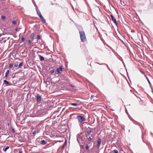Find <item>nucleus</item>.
Returning a JSON list of instances; mask_svg holds the SVG:
<instances>
[{"instance_id":"nucleus-6","label":"nucleus","mask_w":153,"mask_h":153,"mask_svg":"<svg viewBox=\"0 0 153 153\" xmlns=\"http://www.w3.org/2000/svg\"><path fill=\"white\" fill-rule=\"evenodd\" d=\"M111 20L114 22L115 24L117 25V23L116 19L114 18V16L112 15H111Z\"/></svg>"},{"instance_id":"nucleus-31","label":"nucleus","mask_w":153,"mask_h":153,"mask_svg":"<svg viewBox=\"0 0 153 153\" xmlns=\"http://www.w3.org/2000/svg\"><path fill=\"white\" fill-rule=\"evenodd\" d=\"M94 98V96L93 95H91V100H92Z\"/></svg>"},{"instance_id":"nucleus-10","label":"nucleus","mask_w":153,"mask_h":153,"mask_svg":"<svg viewBox=\"0 0 153 153\" xmlns=\"http://www.w3.org/2000/svg\"><path fill=\"white\" fill-rule=\"evenodd\" d=\"M5 146L4 147V149H3V150L4 152H6L7 149H8L9 148V146H6L5 148H4Z\"/></svg>"},{"instance_id":"nucleus-17","label":"nucleus","mask_w":153,"mask_h":153,"mask_svg":"<svg viewBox=\"0 0 153 153\" xmlns=\"http://www.w3.org/2000/svg\"><path fill=\"white\" fill-rule=\"evenodd\" d=\"M18 62H16L14 64V66L15 67H16L18 66Z\"/></svg>"},{"instance_id":"nucleus-15","label":"nucleus","mask_w":153,"mask_h":153,"mask_svg":"<svg viewBox=\"0 0 153 153\" xmlns=\"http://www.w3.org/2000/svg\"><path fill=\"white\" fill-rule=\"evenodd\" d=\"M22 65H23V62H21L19 64V65L18 66L19 68H21L22 66Z\"/></svg>"},{"instance_id":"nucleus-3","label":"nucleus","mask_w":153,"mask_h":153,"mask_svg":"<svg viewBox=\"0 0 153 153\" xmlns=\"http://www.w3.org/2000/svg\"><path fill=\"white\" fill-rule=\"evenodd\" d=\"M64 68L62 66H60L59 68H58L56 69V71L59 74L61 73V72L63 71Z\"/></svg>"},{"instance_id":"nucleus-16","label":"nucleus","mask_w":153,"mask_h":153,"mask_svg":"<svg viewBox=\"0 0 153 153\" xmlns=\"http://www.w3.org/2000/svg\"><path fill=\"white\" fill-rule=\"evenodd\" d=\"M12 24L13 25L16 24V21L15 20H13L12 22Z\"/></svg>"},{"instance_id":"nucleus-14","label":"nucleus","mask_w":153,"mask_h":153,"mask_svg":"<svg viewBox=\"0 0 153 153\" xmlns=\"http://www.w3.org/2000/svg\"><path fill=\"white\" fill-rule=\"evenodd\" d=\"M42 42V40L41 39V37L39 35V42Z\"/></svg>"},{"instance_id":"nucleus-4","label":"nucleus","mask_w":153,"mask_h":153,"mask_svg":"<svg viewBox=\"0 0 153 153\" xmlns=\"http://www.w3.org/2000/svg\"><path fill=\"white\" fill-rule=\"evenodd\" d=\"M39 16L40 17V19L42 20V22L45 23H46V21L43 16L41 14V13L40 12H39Z\"/></svg>"},{"instance_id":"nucleus-41","label":"nucleus","mask_w":153,"mask_h":153,"mask_svg":"<svg viewBox=\"0 0 153 153\" xmlns=\"http://www.w3.org/2000/svg\"><path fill=\"white\" fill-rule=\"evenodd\" d=\"M29 42H30V41H29Z\"/></svg>"},{"instance_id":"nucleus-7","label":"nucleus","mask_w":153,"mask_h":153,"mask_svg":"<svg viewBox=\"0 0 153 153\" xmlns=\"http://www.w3.org/2000/svg\"><path fill=\"white\" fill-rule=\"evenodd\" d=\"M47 143V142L45 140H42L40 142V144L42 145H45Z\"/></svg>"},{"instance_id":"nucleus-11","label":"nucleus","mask_w":153,"mask_h":153,"mask_svg":"<svg viewBox=\"0 0 153 153\" xmlns=\"http://www.w3.org/2000/svg\"><path fill=\"white\" fill-rule=\"evenodd\" d=\"M4 82L6 85H9V82L8 81H7L6 80H4Z\"/></svg>"},{"instance_id":"nucleus-25","label":"nucleus","mask_w":153,"mask_h":153,"mask_svg":"<svg viewBox=\"0 0 153 153\" xmlns=\"http://www.w3.org/2000/svg\"><path fill=\"white\" fill-rule=\"evenodd\" d=\"M13 66V64H10V65H9V68H11Z\"/></svg>"},{"instance_id":"nucleus-13","label":"nucleus","mask_w":153,"mask_h":153,"mask_svg":"<svg viewBox=\"0 0 153 153\" xmlns=\"http://www.w3.org/2000/svg\"><path fill=\"white\" fill-rule=\"evenodd\" d=\"M9 70H7V72H6V73H5V76L6 77H7L8 75V74H9Z\"/></svg>"},{"instance_id":"nucleus-18","label":"nucleus","mask_w":153,"mask_h":153,"mask_svg":"<svg viewBox=\"0 0 153 153\" xmlns=\"http://www.w3.org/2000/svg\"><path fill=\"white\" fill-rule=\"evenodd\" d=\"M113 152L114 153H118V151L116 149L114 150L113 151Z\"/></svg>"},{"instance_id":"nucleus-28","label":"nucleus","mask_w":153,"mask_h":153,"mask_svg":"<svg viewBox=\"0 0 153 153\" xmlns=\"http://www.w3.org/2000/svg\"><path fill=\"white\" fill-rule=\"evenodd\" d=\"M145 76H146V78H147V80H148V82L149 83V84H151V83H150V82L149 81V79H148V77L146 76V75H145Z\"/></svg>"},{"instance_id":"nucleus-8","label":"nucleus","mask_w":153,"mask_h":153,"mask_svg":"<svg viewBox=\"0 0 153 153\" xmlns=\"http://www.w3.org/2000/svg\"><path fill=\"white\" fill-rule=\"evenodd\" d=\"M101 140L100 139H99L98 140L97 144V147L99 148L100 146L101 143Z\"/></svg>"},{"instance_id":"nucleus-32","label":"nucleus","mask_w":153,"mask_h":153,"mask_svg":"<svg viewBox=\"0 0 153 153\" xmlns=\"http://www.w3.org/2000/svg\"><path fill=\"white\" fill-rule=\"evenodd\" d=\"M92 140V139L90 137H89L88 138V140L89 141H91Z\"/></svg>"},{"instance_id":"nucleus-2","label":"nucleus","mask_w":153,"mask_h":153,"mask_svg":"<svg viewBox=\"0 0 153 153\" xmlns=\"http://www.w3.org/2000/svg\"><path fill=\"white\" fill-rule=\"evenodd\" d=\"M77 118L79 122L80 123H82L85 120V118L81 116H78L77 117Z\"/></svg>"},{"instance_id":"nucleus-39","label":"nucleus","mask_w":153,"mask_h":153,"mask_svg":"<svg viewBox=\"0 0 153 153\" xmlns=\"http://www.w3.org/2000/svg\"><path fill=\"white\" fill-rule=\"evenodd\" d=\"M142 74H144V72H142Z\"/></svg>"},{"instance_id":"nucleus-33","label":"nucleus","mask_w":153,"mask_h":153,"mask_svg":"<svg viewBox=\"0 0 153 153\" xmlns=\"http://www.w3.org/2000/svg\"><path fill=\"white\" fill-rule=\"evenodd\" d=\"M41 100V97L39 96V102Z\"/></svg>"},{"instance_id":"nucleus-27","label":"nucleus","mask_w":153,"mask_h":153,"mask_svg":"<svg viewBox=\"0 0 153 153\" xmlns=\"http://www.w3.org/2000/svg\"><path fill=\"white\" fill-rule=\"evenodd\" d=\"M22 40L23 42H24L25 41V39L23 36L22 37Z\"/></svg>"},{"instance_id":"nucleus-23","label":"nucleus","mask_w":153,"mask_h":153,"mask_svg":"<svg viewBox=\"0 0 153 153\" xmlns=\"http://www.w3.org/2000/svg\"><path fill=\"white\" fill-rule=\"evenodd\" d=\"M86 150H89V147H88V144H87L86 145Z\"/></svg>"},{"instance_id":"nucleus-37","label":"nucleus","mask_w":153,"mask_h":153,"mask_svg":"<svg viewBox=\"0 0 153 153\" xmlns=\"http://www.w3.org/2000/svg\"><path fill=\"white\" fill-rule=\"evenodd\" d=\"M37 38H38V35H37Z\"/></svg>"},{"instance_id":"nucleus-1","label":"nucleus","mask_w":153,"mask_h":153,"mask_svg":"<svg viewBox=\"0 0 153 153\" xmlns=\"http://www.w3.org/2000/svg\"><path fill=\"white\" fill-rule=\"evenodd\" d=\"M81 41L85 42L87 41L85 32L84 31H79Z\"/></svg>"},{"instance_id":"nucleus-9","label":"nucleus","mask_w":153,"mask_h":153,"mask_svg":"<svg viewBox=\"0 0 153 153\" xmlns=\"http://www.w3.org/2000/svg\"><path fill=\"white\" fill-rule=\"evenodd\" d=\"M39 58L41 62L44 61V58L42 56L39 55Z\"/></svg>"},{"instance_id":"nucleus-21","label":"nucleus","mask_w":153,"mask_h":153,"mask_svg":"<svg viewBox=\"0 0 153 153\" xmlns=\"http://www.w3.org/2000/svg\"><path fill=\"white\" fill-rule=\"evenodd\" d=\"M91 130H88V131H87V133H88V134H90L91 133Z\"/></svg>"},{"instance_id":"nucleus-5","label":"nucleus","mask_w":153,"mask_h":153,"mask_svg":"<svg viewBox=\"0 0 153 153\" xmlns=\"http://www.w3.org/2000/svg\"><path fill=\"white\" fill-rule=\"evenodd\" d=\"M61 78L64 80H67L68 79V76L66 74L62 75L61 76Z\"/></svg>"},{"instance_id":"nucleus-29","label":"nucleus","mask_w":153,"mask_h":153,"mask_svg":"<svg viewBox=\"0 0 153 153\" xmlns=\"http://www.w3.org/2000/svg\"><path fill=\"white\" fill-rule=\"evenodd\" d=\"M36 99L37 102H38V94H37L36 96Z\"/></svg>"},{"instance_id":"nucleus-26","label":"nucleus","mask_w":153,"mask_h":153,"mask_svg":"<svg viewBox=\"0 0 153 153\" xmlns=\"http://www.w3.org/2000/svg\"><path fill=\"white\" fill-rule=\"evenodd\" d=\"M55 72V70L54 69L52 70L51 71V74Z\"/></svg>"},{"instance_id":"nucleus-12","label":"nucleus","mask_w":153,"mask_h":153,"mask_svg":"<svg viewBox=\"0 0 153 153\" xmlns=\"http://www.w3.org/2000/svg\"><path fill=\"white\" fill-rule=\"evenodd\" d=\"M34 34L33 33H32L31 35L30 36V38L31 39H33L34 37Z\"/></svg>"},{"instance_id":"nucleus-40","label":"nucleus","mask_w":153,"mask_h":153,"mask_svg":"<svg viewBox=\"0 0 153 153\" xmlns=\"http://www.w3.org/2000/svg\"><path fill=\"white\" fill-rule=\"evenodd\" d=\"M64 147V146H63L62 148H63V147Z\"/></svg>"},{"instance_id":"nucleus-35","label":"nucleus","mask_w":153,"mask_h":153,"mask_svg":"<svg viewBox=\"0 0 153 153\" xmlns=\"http://www.w3.org/2000/svg\"><path fill=\"white\" fill-rule=\"evenodd\" d=\"M18 153H23L22 151H19Z\"/></svg>"},{"instance_id":"nucleus-42","label":"nucleus","mask_w":153,"mask_h":153,"mask_svg":"<svg viewBox=\"0 0 153 153\" xmlns=\"http://www.w3.org/2000/svg\"><path fill=\"white\" fill-rule=\"evenodd\" d=\"M1 75V74H0V75Z\"/></svg>"},{"instance_id":"nucleus-20","label":"nucleus","mask_w":153,"mask_h":153,"mask_svg":"<svg viewBox=\"0 0 153 153\" xmlns=\"http://www.w3.org/2000/svg\"><path fill=\"white\" fill-rule=\"evenodd\" d=\"M34 5H35V7H36V12H37V13L38 14V10L37 7V6L36 5H35V4H34Z\"/></svg>"},{"instance_id":"nucleus-22","label":"nucleus","mask_w":153,"mask_h":153,"mask_svg":"<svg viewBox=\"0 0 153 153\" xmlns=\"http://www.w3.org/2000/svg\"><path fill=\"white\" fill-rule=\"evenodd\" d=\"M49 61L51 62H52L54 61V60L52 58H50L49 59Z\"/></svg>"},{"instance_id":"nucleus-30","label":"nucleus","mask_w":153,"mask_h":153,"mask_svg":"<svg viewBox=\"0 0 153 153\" xmlns=\"http://www.w3.org/2000/svg\"><path fill=\"white\" fill-rule=\"evenodd\" d=\"M12 131L13 133H14L15 132V130H14V129L13 128H12Z\"/></svg>"},{"instance_id":"nucleus-24","label":"nucleus","mask_w":153,"mask_h":153,"mask_svg":"<svg viewBox=\"0 0 153 153\" xmlns=\"http://www.w3.org/2000/svg\"><path fill=\"white\" fill-rule=\"evenodd\" d=\"M1 18L2 19L4 20V19H5V17L4 16H1Z\"/></svg>"},{"instance_id":"nucleus-34","label":"nucleus","mask_w":153,"mask_h":153,"mask_svg":"<svg viewBox=\"0 0 153 153\" xmlns=\"http://www.w3.org/2000/svg\"><path fill=\"white\" fill-rule=\"evenodd\" d=\"M7 123V125L8 126H10V123Z\"/></svg>"},{"instance_id":"nucleus-38","label":"nucleus","mask_w":153,"mask_h":153,"mask_svg":"<svg viewBox=\"0 0 153 153\" xmlns=\"http://www.w3.org/2000/svg\"><path fill=\"white\" fill-rule=\"evenodd\" d=\"M65 143L64 144V145H63V146H65Z\"/></svg>"},{"instance_id":"nucleus-19","label":"nucleus","mask_w":153,"mask_h":153,"mask_svg":"<svg viewBox=\"0 0 153 153\" xmlns=\"http://www.w3.org/2000/svg\"><path fill=\"white\" fill-rule=\"evenodd\" d=\"M71 105H79L78 104L76 103H70Z\"/></svg>"},{"instance_id":"nucleus-36","label":"nucleus","mask_w":153,"mask_h":153,"mask_svg":"<svg viewBox=\"0 0 153 153\" xmlns=\"http://www.w3.org/2000/svg\"><path fill=\"white\" fill-rule=\"evenodd\" d=\"M71 87H74V86H73V85H71Z\"/></svg>"}]
</instances>
